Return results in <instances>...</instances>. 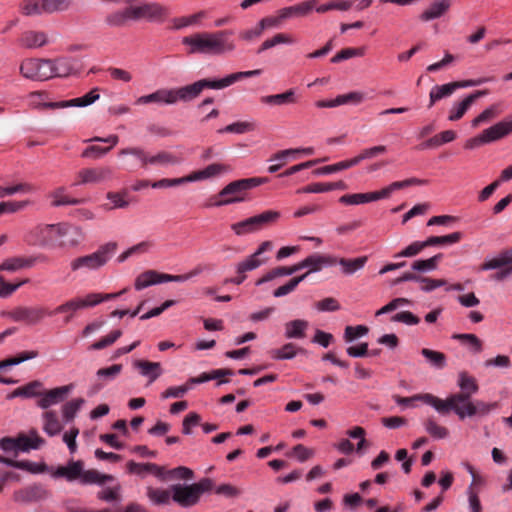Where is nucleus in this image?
Segmentation results:
<instances>
[{
    "mask_svg": "<svg viewBox=\"0 0 512 512\" xmlns=\"http://www.w3.org/2000/svg\"><path fill=\"white\" fill-rule=\"evenodd\" d=\"M261 69L250 71H240L227 75L218 80L201 79L192 84L178 88H161L151 94L140 96L136 99V105L146 104H166L175 105L179 101L189 102L197 98L205 88L224 89L244 78H250L261 75Z\"/></svg>",
    "mask_w": 512,
    "mask_h": 512,
    "instance_id": "1",
    "label": "nucleus"
},
{
    "mask_svg": "<svg viewBox=\"0 0 512 512\" xmlns=\"http://www.w3.org/2000/svg\"><path fill=\"white\" fill-rule=\"evenodd\" d=\"M232 35L231 30L199 32L184 37L182 44L189 47V54L223 55L235 50V43L228 39Z\"/></svg>",
    "mask_w": 512,
    "mask_h": 512,
    "instance_id": "2",
    "label": "nucleus"
},
{
    "mask_svg": "<svg viewBox=\"0 0 512 512\" xmlns=\"http://www.w3.org/2000/svg\"><path fill=\"white\" fill-rule=\"evenodd\" d=\"M457 384L460 392L450 395L446 400H442L432 394H418V401L432 406L440 414H447L455 409V406L462 405L471 400L472 395L476 394L479 390L476 379L469 375L466 371L458 374Z\"/></svg>",
    "mask_w": 512,
    "mask_h": 512,
    "instance_id": "3",
    "label": "nucleus"
},
{
    "mask_svg": "<svg viewBox=\"0 0 512 512\" xmlns=\"http://www.w3.org/2000/svg\"><path fill=\"white\" fill-rule=\"evenodd\" d=\"M127 290L128 288H124L117 293H89L84 297H73L57 306L54 310L49 311V316L63 314V322L68 324L77 316L78 311L94 307L104 301L116 299L126 293Z\"/></svg>",
    "mask_w": 512,
    "mask_h": 512,
    "instance_id": "4",
    "label": "nucleus"
},
{
    "mask_svg": "<svg viewBox=\"0 0 512 512\" xmlns=\"http://www.w3.org/2000/svg\"><path fill=\"white\" fill-rule=\"evenodd\" d=\"M51 475L54 478H65L67 481L80 479V482L84 485H103L108 482L115 481V477L113 475L102 474L95 469L84 471L82 461H70L66 466H58Z\"/></svg>",
    "mask_w": 512,
    "mask_h": 512,
    "instance_id": "5",
    "label": "nucleus"
},
{
    "mask_svg": "<svg viewBox=\"0 0 512 512\" xmlns=\"http://www.w3.org/2000/svg\"><path fill=\"white\" fill-rule=\"evenodd\" d=\"M214 485L211 478H202L199 482L190 485H171L172 500L184 508L195 506L200 501L202 494L211 491Z\"/></svg>",
    "mask_w": 512,
    "mask_h": 512,
    "instance_id": "6",
    "label": "nucleus"
},
{
    "mask_svg": "<svg viewBox=\"0 0 512 512\" xmlns=\"http://www.w3.org/2000/svg\"><path fill=\"white\" fill-rule=\"evenodd\" d=\"M117 250L116 242H109L100 246L95 252L74 258L70 262L72 272H89L103 267Z\"/></svg>",
    "mask_w": 512,
    "mask_h": 512,
    "instance_id": "7",
    "label": "nucleus"
},
{
    "mask_svg": "<svg viewBox=\"0 0 512 512\" xmlns=\"http://www.w3.org/2000/svg\"><path fill=\"white\" fill-rule=\"evenodd\" d=\"M267 180V178L252 177L230 182L219 192L218 196L221 199L215 202L214 205L223 206L242 202L245 200V194L248 190L266 183Z\"/></svg>",
    "mask_w": 512,
    "mask_h": 512,
    "instance_id": "8",
    "label": "nucleus"
},
{
    "mask_svg": "<svg viewBox=\"0 0 512 512\" xmlns=\"http://www.w3.org/2000/svg\"><path fill=\"white\" fill-rule=\"evenodd\" d=\"M414 182L413 179L393 182L389 186L374 192L346 194L340 197L339 201L346 205H358L388 198L392 192L406 187Z\"/></svg>",
    "mask_w": 512,
    "mask_h": 512,
    "instance_id": "9",
    "label": "nucleus"
},
{
    "mask_svg": "<svg viewBox=\"0 0 512 512\" xmlns=\"http://www.w3.org/2000/svg\"><path fill=\"white\" fill-rule=\"evenodd\" d=\"M71 3L72 0H24L21 10L27 16L52 14L69 9Z\"/></svg>",
    "mask_w": 512,
    "mask_h": 512,
    "instance_id": "10",
    "label": "nucleus"
},
{
    "mask_svg": "<svg viewBox=\"0 0 512 512\" xmlns=\"http://www.w3.org/2000/svg\"><path fill=\"white\" fill-rule=\"evenodd\" d=\"M119 155H133L137 157L143 168H147L149 165L167 166L177 164L179 162L178 158L169 152L161 151L156 155L150 156L143 149L138 147L124 148L120 150Z\"/></svg>",
    "mask_w": 512,
    "mask_h": 512,
    "instance_id": "11",
    "label": "nucleus"
},
{
    "mask_svg": "<svg viewBox=\"0 0 512 512\" xmlns=\"http://www.w3.org/2000/svg\"><path fill=\"white\" fill-rule=\"evenodd\" d=\"M113 178V170L108 166L86 167L80 169L72 183L73 187L81 185H98Z\"/></svg>",
    "mask_w": 512,
    "mask_h": 512,
    "instance_id": "12",
    "label": "nucleus"
},
{
    "mask_svg": "<svg viewBox=\"0 0 512 512\" xmlns=\"http://www.w3.org/2000/svg\"><path fill=\"white\" fill-rule=\"evenodd\" d=\"M498 402H485L483 400H469L468 402L455 406V409L452 411L459 417V419L463 420L466 417H484L487 416L490 412L498 409Z\"/></svg>",
    "mask_w": 512,
    "mask_h": 512,
    "instance_id": "13",
    "label": "nucleus"
},
{
    "mask_svg": "<svg viewBox=\"0 0 512 512\" xmlns=\"http://www.w3.org/2000/svg\"><path fill=\"white\" fill-rule=\"evenodd\" d=\"M274 245L272 241L262 242L257 250L236 264V272L244 273L253 271L268 262L269 258L265 253L272 251Z\"/></svg>",
    "mask_w": 512,
    "mask_h": 512,
    "instance_id": "14",
    "label": "nucleus"
},
{
    "mask_svg": "<svg viewBox=\"0 0 512 512\" xmlns=\"http://www.w3.org/2000/svg\"><path fill=\"white\" fill-rule=\"evenodd\" d=\"M83 240V234L79 227L68 223H58L55 233L54 247L72 248Z\"/></svg>",
    "mask_w": 512,
    "mask_h": 512,
    "instance_id": "15",
    "label": "nucleus"
},
{
    "mask_svg": "<svg viewBox=\"0 0 512 512\" xmlns=\"http://www.w3.org/2000/svg\"><path fill=\"white\" fill-rule=\"evenodd\" d=\"M493 78H482L478 80H467V81H456L447 83L444 85H436L430 91V106H432L436 101H439L443 98L449 97L454 93V91L458 88L468 87V86H477L485 83L487 81H491Z\"/></svg>",
    "mask_w": 512,
    "mask_h": 512,
    "instance_id": "16",
    "label": "nucleus"
},
{
    "mask_svg": "<svg viewBox=\"0 0 512 512\" xmlns=\"http://www.w3.org/2000/svg\"><path fill=\"white\" fill-rule=\"evenodd\" d=\"M137 21L145 19L149 22H163L169 16L170 10L167 6L158 2H145L135 5Z\"/></svg>",
    "mask_w": 512,
    "mask_h": 512,
    "instance_id": "17",
    "label": "nucleus"
},
{
    "mask_svg": "<svg viewBox=\"0 0 512 512\" xmlns=\"http://www.w3.org/2000/svg\"><path fill=\"white\" fill-rule=\"evenodd\" d=\"M46 316H49V310L42 306H19L10 312V317L14 321L28 325H35Z\"/></svg>",
    "mask_w": 512,
    "mask_h": 512,
    "instance_id": "18",
    "label": "nucleus"
},
{
    "mask_svg": "<svg viewBox=\"0 0 512 512\" xmlns=\"http://www.w3.org/2000/svg\"><path fill=\"white\" fill-rule=\"evenodd\" d=\"M72 389L73 384L59 386L49 390L43 387L42 393L36 401V405L44 411H47L51 406L64 401Z\"/></svg>",
    "mask_w": 512,
    "mask_h": 512,
    "instance_id": "19",
    "label": "nucleus"
},
{
    "mask_svg": "<svg viewBox=\"0 0 512 512\" xmlns=\"http://www.w3.org/2000/svg\"><path fill=\"white\" fill-rule=\"evenodd\" d=\"M57 224L39 225L30 231L27 241L40 247H54Z\"/></svg>",
    "mask_w": 512,
    "mask_h": 512,
    "instance_id": "20",
    "label": "nucleus"
},
{
    "mask_svg": "<svg viewBox=\"0 0 512 512\" xmlns=\"http://www.w3.org/2000/svg\"><path fill=\"white\" fill-rule=\"evenodd\" d=\"M129 21H137L135 5L115 10L105 17V23L114 28L125 27Z\"/></svg>",
    "mask_w": 512,
    "mask_h": 512,
    "instance_id": "21",
    "label": "nucleus"
},
{
    "mask_svg": "<svg viewBox=\"0 0 512 512\" xmlns=\"http://www.w3.org/2000/svg\"><path fill=\"white\" fill-rule=\"evenodd\" d=\"M122 371L121 364H114L110 367L101 368L96 372V378L91 385L88 394L94 395L98 393L107 383L113 381Z\"/></svg>",
    "mask_w": 512,
    "mask_h": 512,
    "instance_id": "22",
    "label": "nucleus"
},
{
    "mask_svg": "<svg viewBox=\"0 0 512 512\" xmlns=\"http://www.w3.org/2000/svg\"><path fill=\"white\" fill-rule=\"evenodd\" d=\"M49 492L42 485H32L14 492L13 499L19 503H30L46 499Z\"/></svg>",
    "mask_w": 512,
    "mask_h": 512,
    "instance_id": "23",
    "label": "nucleus"
},
{
    "mask_svg": "<svg viewBox=\"0 0 512 512\" xmlns=\"http://www.w3.org/2000/svg\"><path fill=\"white\" fill-rule=\"evenodd\" d=\"M128 473L135 474L141 478L146 477L148 474H153L157 478L164 480V467L155 463H137L133 460L128 461L126 464Z\"/></svg>",
    "mask_w": 512,
    "mask_h": 512,
    "instance_id": "24",
    "label": "nucleus"
},
{
    "mask_svg": "<svg viewBox=\"0 0 512 512\" xmlns=\"http://www.w3.org/2000/svg\"><path fill=\"white\" fill-rule=\"evenodd\" d=\"M319 0H306L293 6L284 7L279 11L283 22L293 17H305L310 14Z\"/></svg>",
    "mask_w": 512,
    "mask_h": 512,
    "instance_id": "25",
    "label": "nucleus"
},
{
    "mask_svg": "<svg viewBox=\"0 0 512 512\" xmlns=\"http://www.w3.org/2000/svg\"><path fill=\"white\" fill-rule=\"evenodd\" d=\"M44 256H29V257H12L6 259L0 265V271H18L33 267L39 260H44Z\"/></svg>",
    "mask_w": 512,
    "mask_h": 512,
    "instance_id": "26",
    "label": "nucleus"
},
{
    "mask_svg": "<svg viewBox=\"0 0 512 512\" xmlns=\"http://www.w3.org/2000/svg\"><path fill=\"white\" fill-rule=\"evenodd\" d=\"M487 93V90H478L467 96L463 101L455 103L449 112L448 119L450 121H457L461 119L475 100Z\"/></svg>",
    "mask_w": 512,
    "mask_h": 512,
    "instance_id": "27",
    "label": "nucleus"
},
{
    "mask_svg": "<svg viewBox=\"0 0 512 512\" xmlns=\"http://www.w3.org/2000/svg\"><path fill=\"white\" fill-rule=\"evenodd\" d=\"M231 170V167L222 163H213L202 170L195 171L188 175L189 182L204 180L219 176Z\"/></svg>",
    "mask_w": 512,
    "mask_h": 512,
    "instance_id": "28",
    "label": "nucleus"
},
{
    "mask_svg": "<svg viewBox=\"0 0 512 512\" xmlns=\"http://www.w3.org/2000/svg\"><path fill=\"white\" fill-rule=\"evenodd\" d=\"M41 420L43 431L50 437L58 435L63 429V425L55 410L44 411L41 415Z\"/></svg>",
    "mask_w": 512,
    "mask_h": 512,
    "instance_id": "29",
    "label": "nucleus"
},
{
    "mask_svg": "<svg viewBox=\"0 0 512 512\" xmlns=\"http://www.w3.org/2000/svg\"><path fill=\"white\" fill-rule=\"evenodd\" d=\"M43 383L39 380L31 381L23 386L16 388L12 391L7 398L13 399L15 397L23 398H37L39 399L42 393Z\"/></svg>",
    "mask_w": 512,
    "mask_h": 512,
    "instance_id": "30",
    "label": "nucleus"
},
{
    "mask_svg": "<svg viewBox=\"0 0 512 512\" xmlns=\"http://www.w3.org/2000/svg\"><path fill=\"white\" fill-rule=\"evenodd\" d=\"M0 463H4L10 467L25 470L34 474L44 473L48 471V466L45 463L37 464L27 460L17 461L3 456H0Z\"/></svg>",
    "mask_w": 512,
    "mask_h": 512,
    "instance_id": "31",
    "label": "nucleus"
},
{
    "mask_svg": "<svg viewBox=\"0 0 512 512\" xmlns=\"http://www.w3.org/2000/svg\"><path fill=\"white\" fill-rule=\"evenodd\" d=\"M512 132V123L505 121L498 122L497 124L485 129L482 132L484 141L490 143L499 140Z\"/></svg>",
    "mask_w": 512,
    "mask_h": 512,
    "instance_id": "32",
    "label": "nucleus"
},
{
    "mask_svg": "<svg viewBox=\"0 0 512 512\" xmlns=\"http://www.w3.org/2000/svg\"><path fill=\"white\" fill-rule=\"evenodd\" d=\"M133 366L139 370L142 376L149 379V383L154 382L162 374L161 364L159 362L135 360Z\"/></svg>",
    "mask_w": 512,
    "mask_h": 512,
    "instance_id": "33",
    "label": "nucleus"
},
{
    "mask_svg": "<svg viewBox=\"0 0 512 512\" xmlns=\"http://www.w3.org/2000/svg\"><path fill=\"white\" fill-rule=\"evenodd\" d=\"M462 239V233L461 232H453L449 235L445 236H431L426 241L419 243L418 242V253L423 250L426 247L429 246H446V245H452L455 243L460 242Z\"/></svg>",
    "mask_w": 512,
    "mask_h": 512,
    "instance_id": "34",
    "label": "nucleus"
},
{
    "mask_svg": "<svg viewBox=\"0 0 512 512\" xmlns=\"http://www.w3.org/2000/svg\"><path fill=\"white\" fill-rule=\"evenodd\" d=\"M17 442V451H29L30 449H39L45 444V440L38 435L37 431H31L30 435H20L15 438Z\"/></svg>",
    "mask_w": 512,
    "mask_h": 512,
    "instance_id": "35",
    "label": "nucleus"
},
{
    "mask_svg": "<svg viewBox=\"0 0 512 512\" xmlns=\"http://www.w3.org/2000/svg\"><path fill=\"white\" fill-rule=\"evenodd\" d=\"M256 232L276 223L280 218V212L275 210H266L260 214L250 217Z\"/></svg>",
    "mask_w": 512,
    "mask_h": 512,
    "instance_id": "36",
    "label": "nucleus"
},
{
    "mask_svg": "<svg viewBox=\"0 0 512 512\" xmlns=\"http://www.w3.org/2000/svg\"><path fill=\"white\" fill-rule=\"evenodd\" d=\"M261 103L271 106H282L287 104H293L297 101L295 97L294 89H289L284 93L266 95L260 98Z\"/></svg>",
    "mask_w": 512,
    "mask_h": 512,
    "instance_id": "37",
    "label": "nucleus"
},
{
    "mask_svg": "<svg viewBox=\"0 0 512 512\" xmlns=\"http://www.w3.org/2000/svg\"><path fill=\"white\" fill-rule=\"evenodd\" d=\"M309 323L306 320L296 319L285 324V337L287 339H302L306 336Z\"/></svg>",
    "mask_w": 512,
    "mask_h": 512,
    "instance_id": "38",
    "label": "nucleus"
},
{
    "mask_svg": "<svg viewBox=\"0 0 512 512\" xmlns=\"http://www.w3.org/2000/svg\"><path fill=\"white\" fill-rule=\"evenodd\" d=\"M505 264H512V248L502 250L497 257L485 260L480 265L479 270H495L496 268Z\"/></svg>",
    "mask_w": 512,
    "mask_h": 512,
    "instance_id": "39",
    "label": "nucleus"
},
{
    "mask_svg": "<svg viewBox=\"0 0 512 512\" xmlns=\"http://www.w3.org/2000/svg\"><path fill=\"white\" fill-rule=\"evenodd\" d=\"M162 275L163 273L156 270H147L139 274L135 280V289L139 291L151 285L163 283Z\"/></svg>",
    "mask_w": 512,
    "mask_h": 512,
    "instance_id": "40",
    "label": "nucleus"
},
{
    "mask_svg": "<svg viewBox=\"0 0 512 512\" xmlns=\"http://www.w3.org/2000/svg\"><path fill=\"white\" fill-rule=\"evenodd\" d=\"M49 197L52 199L51 205L54 207L63 205H78L84 202L82 199L72 198L66 194L65 187H58L49 193Z\"/></svg>",
    "mask_w": 512,
    "mask_h": 512,
    "instance_id": "41",
    "label": "nucleus"
},
{
    "mask_svg": "<svg viewBox=\"0 0 512 512\" xmlns=\"http://www.w3.org/2000/svg\"><path fill=\"white\" fill-rule=\"evenodd\" d=\"M451 0H436L422 14V19L429 21L441 17L450 8Z\"/></svg>",
    "mask_w": 512,
    "mask_h": 512,
    "instance_id": "42",
    "label": "nucleus"
},
{
    "mask_svg": "<svg viewBox=\"0 0 512 512\" xmlns=\"http://www.w3.org/2000/svg\"><path fill=\"white\" fill-rule=\"evenodd\" d=\"M47 42L46 34L43 32L27 31L22 34L20 43L26 48H37L45 45Z\"/></svg>",
    "mask_w": 512,
    "mask_h": 512,
    "instance_id": "43",
    "label": "nucleus"
},
{
    "mask_svg": "<svg viewBox=\"0 0 512 512\" xmlns=\"http://www.w3.org/2000/svg\"><path fill=\"white\" fill-rule=\"evenodd\" d=\"M54 77H67L75 69L74 60L68 57H60L52 60Z\"/></svg>",
    "mask_w": 512,
    "mask_h": 512,
    "instance_id": "44",
    "label": "nucleus"
},
{
    "mask_svg": "<svg viewBox=\"0 0 512 512\" xmlns=\"http://www.w3.org/2000/svg\"><path fill=\"white\" fill-rule=\"evenodd\" d=\"M147 497L155 505L169 504L172 499V492L169 489L148 487L146 492Z\"/></svg>",
    "mask_w": 512,
    "mask_h": 512,
    "instance_id": "45",
    "label": "nucleus"
},
{
    "mask_svg": "<svg viewBox=\"0 0 512 512\" xmlns=\"http://www.w3.org/2000/svg\"><path fill=\"white\" fill-rule=\"evenodd\" d=\"M421 354L428 364L436 369H443L446 366V355L442 352L423 348Z\"/></svg>",
    "mask_w": 512,
    "mask_h": 512,
    "instance_id": "46",
    "label": "nucleus"
},
{
    "mask_svg": "<svg viewBox=\"0 0 512 512\" xmlns=\"http://www.w3.org/2000/svg\"><path fill=\"white\" fill-rule=\"evenodd\" d=\"M368 260L367 256H361L355 259L340 258L338 263L342 266L343 273L350 275L362 269Z\"/></svg>",
    "mask_w": 512,
    "mask_h": 512,
    "instance_id": "47",
    "label": "nucleus"
},
{
    "mask_svg": "<svg viewBox=\"0 0 512 512\" xmlns=\"http://www.w3.org/2000/svg\"><path fill=\"white\" fill-rule=\"evenodd\" d=\"M84 403L85 400L83 398H76L66 402L61 408L63 419L66 422H71Z\"/></svg>",
    "mask_w": 512,
    "mask_h": 512,
    "instance_id": "48",
    "label": "nucleus"
},
{
    "mask_svg": "<svg viewBox=\"0 0 512 512\" xmlns=\"http://www.w3.org/2000/svg\"><path fill=\"white\" fill-rule=\"evenodd\" d=\"M386 150H387V148L384 145H378V146L364 149V150H362V152L360 154L349 159V161L351 163V167L358 165L363 160L371 159L380 154H383L386 152Z\"/></svg>",
    "mask_w": 512,
    "mask_h": 512,
    "instance_id": "49",
    "label": "nucleus"
},
{
    "mask_svg": "<svg viewBox=\"0 0 512 512\" xmlns=\"http://www.w3.org/2000/svg\"><path fill=\"white\" fill-rule=\"evenodd\" d=\"M255 130V124L253 122L239 121L227 125L226 127L219 129L218 133H236L244 134Z\"/></svg>",
    "mask_w": 512,
    "mask_h": 512,
    "instance_id": "50",
    "label": "nucleus"
},
{
    "mask_svg": "<svg viewBox=\"0 0 512 512\" xmlns=\"http://www.w3.org/2000/svg\"><path fill=\"white\" fill-rule=\"evenodd\" d=\"M20 73L23 77L39 80L38 59H26L20 65Z\"/></svg>",
    "mask_w": 512,
    "mask_h": 512,
    "instance_id": "51",
    "label": "nucleus"
},
{
    "mask_svg": "<svg viewBox=\"0 0 512 512\" xmlns=\"http://www.w3.org/2000/svg\"><path fill=\"white\" fill-rule=\"evenodd\" d=\"M366 48L365 47H359V48H345L336 53L332 58V63H339L341 61L353 58V57H361L365 54Z\"/></svg>",
    "mask_w": 512,
    "mask_h": 512,
    "instance_id": "52",
    "label": "nucleus"
},
{
    "mask_svg": "<svg viewBox=\"0 0 512 512\" xmlns=\"http://www.w3.org/2000/svg\"><path fill=\"white\" fill-rule=\"evenodd\" d=\"M121 485L116 483L111 487H106L97 493V498L106 502H114L121 500Z\"/></svg>",
    "mask_w": 512,
    "mask_h": 512,
    "instance_id": "53",
    "label": "nucleus"
},
{
    "mask_svg": "<svg viewBox=\"0 0 512 512\" xmlns=\"http://www.w3.org/2000/svg\"><path fill=\"white\" fill-rule=\"evenodd\" d=\"M164 475L165 479H181V480H191L194 477V472L185 466H179L176 468H173L171 470H165L164 469Z\"/></svg>",
    "mask_w": 512,
    "mask_h": 512,
    "instance_id": "54",
    "label": "nucleus"
},
{
    "mask_svg": "<svg viewBox=\"0 0 512 512\" xmlns=\"http://www.w3.org/2000/svg\"><path fill=\"white\" fill-rule=\"evenodd\" d=\"M38 356V351H23L16 356L0 362V369L8 366L18 365L26 360L34 359Z\"/></svg>",
    "mask_w": 512,
    "mask_h": 512,
    "instance_id": "55",
    "label": "nucleus"
},
{
    "mask_svg": "<svg viewBox=\"0 0 512 512\" xmlns=\"http://www.w3.org/2000/svg\"><path fill=\"white\" fill-rule=\"evenodd\" d=\"M308 276V273H304L303 275L294 277L288 281L285 285H282L274 290L273 295L275 297H282L285 296L291 292H293L298 284L302 282L306 277Z\"/></svg>",
    "mask_w": 512,
    "mask_h": 512,
    "instance_id": "56",
    "label": "nucleus"
},
{
    "mask_svg": "<svg viewBox=\"0 0 512 512\" xmlns=\"http://www.w3.org/2000/svg\"><path fill=\"white\" fill-rule=\"evenodd\" d=\"M297 347L293 343H286L279 349L271 351L272 358L277 360L292 359L297 354Z\"/></svg>",
    "mask_w": 512,
    "mask_h": 512,
    "instance_id": "57",
    "label": "nucleus"
},
{
    "mask_svg": "<svg viewBox=\"0 0 512 512\" xmlns=\"http://www.w3.org/2000/svg\"><path fill=\"white\" fill-rule=\"evenodd\" d=\"M99 98L100 95L98 93V88H94L82 97L69 100V103H71V107H86L97 101Z\"/></svg>",
    "mask_w": 512,
    "mask_h": 512,
    "instance_id": "58",
    "label": "nucleus"
},
{
    "mask_svg": "<svg viewBox=\"0 0 512 512\" xmlns=\"http://www.w3.org/2000/svg\"><path fill=\"white\" fill-rule=\"evenodd\" d=\"M121 335H122L121 330H114V331L110 332L108 335L102 337L97 342L93 343L90 346V349L91 350H102V349L112 345L113 343H115L118 340V338L121 337Z\"/></svg>",
    "mask_w": 512,
    "mask_h": 512,
    "instance_id": "59",
    "label": "nucleus"
},
{
    "mask_svg": "<svg viewBox=\"0 0 512 512\" xmlns=\"http://www.w3.org/2000/svg\"><path fill=\"white\" fill-rule=\"evenodd\" d=\"M412 301L407 298H395L376 312V316L393 312L397 309L411 305Z\"/></svg>",
    "mask_w": 512,
    "mask_h": 512,
    "instance_id": "60",
    "label": "nucleus"
},
{
    "mask_svg": "<svg viewBox=\"0 0 512 512\" xmlns=\"http://www.w3.org/2000/svg\"><path fill=\"white\" fill-rule=\"evenodd\" d=\"M349 168H351V163L348 159V160L340 161V162L332 164V165H327V166L317 168L316 170L313 171V174L328 175V174L336 173V172H339V171H342L345 169H349Z\"/></svg>",
    "mask_w": 512,
    "mask_h": 512,
    "instance_id": "61",
    "label": "nucleus"
},
{
    "mask_svg": "<svg viewBox=\"0 0 512 512\" xmlns=\"http://www.w3.org/2000/svg\"><path fill=\"white\" fill-rule=\"evenodd\" d=\"M231 230L237 235V236H244L251 233H256V230L254 229V225L252 223L251 218H246L242 221L233 223L231 225Z\"/></svg>",
    "mask_w": 512,
    "mask_h": 512,
    "instance_id": "62",
    "label": "nucleus"
},
{
    "mask_svg": "<svg viewBox=\"0 0 512 512\" xmlns=\"http://www.w3.org/2000/svg\"><path fill=\"white\" fill-rule=\"evenodd\" d=\"M204 16H205V13L203 11H200L191 16L174 18L173 19V24H174L173 28L176 30H179L184 27L194 25Z\"/></svg>",
    "mask_w": 512,
    "mask_h": 512,
    "instance_id": "63",
    "label": "nucleus"
},
{
    "mask_svg": "<svg viewBox=\"0 0 512 512\" xmlns=\"http://www.w3.org/2000/svg\"><path fill=\"white\" fill-rule=\"evenodd\" d=\"M498 115V106L492 105L489 108L485 109L482 113H480L476 118H474L471 122L473 128L478 127L482 123H486Z\"/></svg>",
    "mask_w": 512,
    "mask_h": 512,
    "instance_id": "64",
    "label": "nucleus"
}]
</instances>
